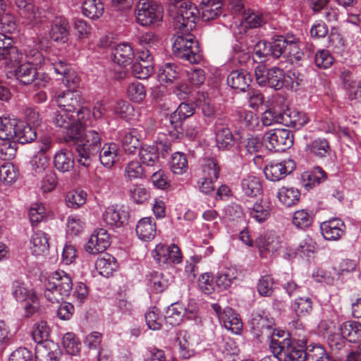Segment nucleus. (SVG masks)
<instances>
[{
    "mask_svg": "<svg viewBox=\"0 0 361 361\" xmlns=\"http://www.w3.org/2000/svg\"><path fill=\"white\" fill-rule=\"evenodd\" d=\"M144 176V169L138 161H131L125 166L124 177L127 181L142 178Z\"/></svg>",
    "mask_w": 361,
    "mask_h": 361,
    "instance_id": "57",
    "label": "nucleus"
},
{
    "mask_svg": "<svg viewBox=\"0 0 361 361\" xmlns=\"http://www.w3.org/2000/svg\"><path fill=\"white\" fill-rule=\"evenodd\" d=\"M162 13L161 7L152 0H139L135 8L136 20L142 26L161 22Z\"/></svg>",
    "mask_w": 361,
    "mask_h": 361,
    "instance_id": "8",
    "label": "nucleus"
},
{
    "mask_svg": "<svg viewBox=\"0 0 361 361\" xmlns=\"http://www.w3.org/2000/svg\"><path fill=\"white\" fill-rule=\"evenodd\" d=\"M195 112V108L193 104L182 102L170 115L169 121L172 129L169 130V133L173 140L180 139L183 137V121L192 116Z\"/></svg>",
    "mask_w": 361,
    "mask_h": 361,
    "instance_id": "11",
    "label": "nucleus"
},
{
    "mask_svg": "<svg viewBox=\"0 0 361 361\" xmlns=\"http://www.w3.org/2000/svg\"><path fill=\"white\" fill-rule=\"evenodd\" d=\"M306 151L314 156L324 158L329 155L331 147L329 142L325 138H317L306 145Z\"/></svg>",
    "mask_w": 361,
    "mask_h": 361,
    "instance_id": "45",
    "label": "nucleus"
},
{
    "mask_svg": "<svg viewBox=\"0 0 361 361\" xmlns=\"http://www.w3.org/2000/svg\"><path fill=\"white\" fill-rule=\"evenodd\" d=\"M138 51H149L154 54L160 44L159 36L152 32H145L137 37Z\"/></svg>",
    "mask_w": 361,
    "mask_h": 361,
    "instance_id": "39",
    "label": "nucleus"
},
{
    "mask_svg": "<svg viewBox=\"0 0 361 361\" xmlns=\"http://www.w3.org/2000/svg\"><path fill=\"white\" fill-rule=\"evenodd\" d=\"M101 133L95 130L82 131V135L76 142L75 147L77 162L85 168L90 166L92 159L101 148Z\"/></svg>",
    "mask_w": 361,
    "mask_h": 361,
    "instance_id": "1",
    "label": "nucleus"
},
{
    "mask_svg": "<svg viewBox=\"0 0 361 361\" xmlns=\"http://www.w3.org/2000/svg\"><path fill=\"white\" fill-rule=\"evenodd\" d=\"M257 83L262 87H269L274 90H281L286 85V73L282 68L276 66L267 68L264 64L259 63L255 68Z\"/></svg>",
    "mask_w": 361,
    "mask_h": 361,
    "instance_id": "7",
    "label": "nucleus"
},
{
    "mask_svg": "<svg viewBox=\"0 0 361 361\" xmlns=\"http://www.w3.org/2000/svg\"><path fill=\"white\" fill-rule=\"evenodd\" d=\"M18 121L8 117L0 118V140H13L16 135V128Z\"/></svg>",
    "mask_w": 361,
    "mask_h": 361,
    "instance_id": "48",
    "label": "nucleus"
},
{
    "mask_svg": "<svg viewBox=\"0 0 361 361\" xmlns=\"http://www.w3.org/2000/svg\"><path fill=\"white\" fill-rule=\"evenodd\" d=\"M87 199V193L82 190H72L66 197V205L68 207L77 209L83 205Z\"/></svg>",
    "mask_w": 361,
    "mask_h": 361,
    "instance_id": "60",
    "label": "nucleus"
},
{
    "mask_svg": "<svg viewBox=\"0 0 361 361\" xmlns=\"http://www.w3.org/2000/svg\"><path fill=\"white\" fill-rule=\"evenodd\" d=\"M148 286L156 293H162L169 285V279L161 272L153 271L147 275Z\"/></svg>",
    "mask_w": 361,
    "mask_h": 361,
    "instance_id": "42",
    "label": "nucleus"
},
{
    "mask_svg": "<svg viewBox=\"0 0 361 361\" xmlns=\"http://www.w3.org/2000/svg\"><path fill=\"white\" fill-rule=\"evenodd\" d=\"M95 268L102 276L109 277L116 270V259L111 255L104 253L102 257L97 258Z\"/></svg>",
    "mask_w": 361,
    "mask_h": 361,
    "instance_id": "41",
    "label": "nucleus"
},
{
    "mask_svg": "<svg viewBox=\"0 0 361 361\" xmlns=\"http://www.w3.org/2000/svg\"><path fill=\"white\" fill-rule=\"evenodd\" d=\"M61 354L59 347L54 343L39 345L35 348V361H59Z\"/></svg>",
    "mask_w": 361,
    "mask_h": 361,
    "instance_id": "30",
    "label": "nucleus"
},
{
    "mask_svg": "<svg viewBox=\"0 0 361 361\" xmlns=\"http://www.w3.org/2000/svg\"><path fill=\"white\" fill-rule=\"evenodd\" d=\"M271 211L269 203L263 200L257 201L252 206L247 207V213L250 218L260 224L268 219Z\"/></svg>",
    "mask_w": 361,
    "mask_h": 361,
    "instance_id": "29",
    "label": "nucleus"
},
{
    "mask_svg": "<svg viewBox=\"0 0 361 361\" xmlns=\"http://www.w3.org/2000/svg\"><path fill=\"white\" fill-rule=\"evenodd\" d=\"M170 166L174 174L182 175L188 169L187 155L183 152H176L171 156Z\"/></svg>",
    "mask_w": 361,
    "mask_h": 361,
    "instance_id": "50",
    "label": "nucleus"
},
{
    "mask_svg": "<svg viewBox=\"0 0 361 361\" xmlns=\"http://www.w3.org/2000/svg\"><path fill=\"white\" fill-rule=\"evenodd\" d=\"M281 124L295 129L301 128L309 121L306 114L293 109H286L281 111Z\"/></svg>",
    "mask_w": 361,
    "mask_h": 361,
    "instance_id": "23",
    "label": "nucleus"
},
{
    "mask_svg": "<svg viewBox=\"0 0 361 361\" xmlns=\"http://www.w3.org/2000/svg\"><path fill=\"white\" fill-rule=\"evenodd\" d=\"M242 192L247 197H255L262 192V186L259 179L254 176L248 175L240 182Z\"/></svg>",
    "mask_w": 361,
    "mask_h": 361,
    "instance_id": "33",
    "label": "nucleus"
},
{
    "mask_svg": "<svg viewBox=\"0 0 361 361\" xmlns=\"http://www.w3.org/2000/svg\"><path fill=\"white\" fill-rule=\"evenodd\" d=\"M30 250L35 255L46 253L49 248V238L47 233L38 231L34 233L30 240Z\"/></svg>",
    "mask_w": 361,
    "mask_h": 361,
    "instance_id": "36",
    "label": "nucleus"
},
{
    "mask_svg": "<svg viewBox=\"0 0 361 361\" xmlns=\"http://www.w3.org/2000/svg\"><path fill=\"white\" fill-rule=\"evenodd\" d=\"M104 10V4L101 0H85L82 3V14L90 19H98L103 15Z\"/></svg>",
    "mask_w": 361,
    "mask_h": 361,
    "instance_id": "40",
    "label": "nucleus"
},
{
    "mask_svg": "<svg viewBox=\"0 0 361 361\" xmlns=\"http://www.w3.org/2000/svg\"><path fill=\"white\" fill-rule=\"evenodd\" d=\"M312 300L309 297H298L291 304V309L298 317L306 316L312 310Z\"/></svg>",
    "mask_w": 361,
    "mask_h": 361,
    "instance_id": "54",
    "label": "nucleus"
},
{
    "mask_svg": "<svg viewBox=\"0 0 361 361\" xmlns=\"http://www.w3.org/2000/svg\"><path fill=\"white\" fill-rule=\"evenodd\" d=\"M294 338L291 341H274V353L283 361H305L307 338L304 336L300 338Z\"/></svg>",
    "mask_w": 361,
    "mask_h": 361,
    "instance_id": "4",
    "label": "nucleus"
},
{
    "mask_svg": "<svg viewBox=\"0 0 361 361\" xmlns=\"http://www.w3.org/2000/svg\"><path fill=\"white\" fill-rule=\"evenodd\" d=\"M256 244L262 257H267L269 255H275L281 247L279 236L271 233L259 236Z\"/></svg>",
    "mask_w": 361,
    "mask_h": 361,
    "instance_id": "20",
    "label": "nucleus"
},
{
    "mask_svg": "<svg viewBox=\"0 0 361 361\" xmlns=\"http://www.w3.org/2000/svg\"><path fill=\"white\" fill-rule=\"evenodd\" d=\"M111 56L114 63L121 66H126L131 63L135 54L129 44L121 43L112 49Z\"/></svg>",
    "mask_w": 361,
    "mask_h": 361,
    "instance_id": "25",
    "label": "nucleus"
},
{
    "mask_svg": "<svg viewBox=\"0 0 361 361\" xmlns=\"http://www.w3.org/2000/svg\"><path fill=\"white\" fill-rule=\"evenodd\" d=\"M128 194L130 199L136 204H142L150 197L148 190L141 185H133L129 188Z\"/></svg>",
    "mask_w": 361,
    "mask_h": 361,
    "instance_id": "64",
    "label": "nucleus"
},
{
    "mask_svg": "<svg viewBox=\"0 0 361 361\" xmlns=\"http://www.w3.org/2000/svg\"><path fill=\"white\" fill-rule=\"evenodd\" d=\"M49 36L53 41L64 44L68 40L69 25L68 20L63 16H56L51 22Z\"/></svg>",
    "mask_w": 361,
    "mask_h": 361,
    "instance_id": "21",
    "label": "nucleus"
},
{
    "mask_svg": "<svg viewBox=\"0 0 361 361\" xmlns=\"http://www.w3.org/2000/svg\"><path fill=\"white\" fill-rule=\"evenodd\" d=\"M305 361H334L320 344H311L306 347Z\"/></svg>",
    "mask_w": 361,
    "mask_h": 361,
    "instance_id": "46",
    "label": "nucleus"
},
{
    "mask_svg": "<svg viewBox=\"0 0 361 361\" xmlns=\"http://www.w3.org/2000/svg\"><path fill=\"white\" fill-rule=\"evenodd\" d=\"M99 150L101 164L107 168H111L116 162L118 157V147L117 144L114 142L105 143Z\"/></svg>",
    "mask_w": 361,
    "mask_h": 361,
    "instance_id": "37",
    "label": "nucleus"
},
{
    "mask_svg": "<svg viewBox=\"0 0 361 361\" xmlns=\"http://www.w3.org/2000/svg\"><path fill=\"white\" fill-rule=\"evenodd\" d=\"M269 50L271 56L279 59L288 49L283 35H274L269 42Z\"/></svg>",
    "mask_w": 361,
    "mask_h": 361,
    "instance_id": "59",
    "label": "nucleus"
},
{
    "mask_svg": "<svg viewBox=\"0 0 361 361\" xmlns=\"http://www.w3.org/2000/svg\"><path fill=\"white\" fill-rule=\"evenodd\" d=\"M347 342L357 343L361 341V324L356 321H346L338 327Z\"/></svg>",
    "mask_w": 361,
    "mask_h": 361,
    "instance_id": "32",
    "label": "nucleus"
},
{
    "mask_svg": "<svg viewBox=\"0 0 361 361\" xmlns=\"http://www.w3.org/2000/svg\"><path fill=\"white\" fill-rule=\"evenodd\" d=\"M314 214L307 209H300L294 212L293 224L299 229L305 230L310 227L314 221Z\"/></svg>",
    "mask_w": 361,
    "mask_h": 361,
    "instance_id": "49",
    "label": "nucleus"
},
{
    "mask_svg": "<svg viewBox=\"0 0 361 361\" xmlns=\"http://www.w3.org/2000/svg\"><path fill=\"white\" fill-rule=\"evenodd\" d=\"M286 78L287 82H286L285 87L295 90H296L299 86L303 85L305 80V75L295 69L288 71L286 74Z\"/></svg>",
    "mask_w": 361,
    "mask_h": 361,
    "instance_id": "62",
    "label": "nucleus"
},
{
    "mask_svg": "<svg viewBox=\"0 0 361 361\" xmlns=\"http://www.w3.org/2000/svg\"><path fill=\"white\" fill-rule=\"evenodd\" d=\"M181 68L173 63L164 64L159 70L158 78L164 85H171L176 82L181 76Z\"/></svg>",
    "mask_w": 361,
    "mask_h": 361,
    "instance_id": "26",
    "label": "nucleus"
},
{
    "mask_svg": "<svg viewBox=\"0 0 361 361\" xmlns=\"http://www.w3.org/2000/svg\"><path fill=\"white\" fill-rule=\"evenodd\" d=\"M135 232L138 238L144 241H149L154 238L157 234V226L152 217L141 219L137 224Z\"/></svg>",
    "mask_w": 361,
    "mask_h": 361,
    "instance_id": "27",
    "label": "nucleus"
},
{
    "mask_svg": "<svg viewBox=\"0 0 361 361\" xmlns=\"http://www.w3.org/2000/svg\"><path fill=\"white\" fill-rule=\"evenodd\" d=\"M140 159L147 166H155L159 161V149L155 145H144L139 152Z\"/></svg>",
    "mask_w": 361,
    "mask_h": 361,
    "instance_id": "38",
    "label": "nucleus"
},
{
    "mask_svg": "<svg viewBox=\"0 0 361 361\" xmlns=\"http://www.w3.org/2000/svg\"><path fill=\"white\" fill-rule=\"evenodd\" d=\"M110 245V238L106 230L99 228L94 231L85 245V250L91 255L104 252Z\"/></svg>",
    "mask_w": 361,
    "mask_h": 361,
    "instance_id": "19",
    "label": "nucleus"
},
{
    "mask_svg": "<svg viewBox=\"0 0 361 361\" xmlns=\"http://www.w3.org/2000/svg\"><path fill=\"white\" fill-rule=\"evenodd\" d=\"M202 18L204 21H210L220 16H226V11L223 4L211 1V0H202Z\"/></svg>",
    "mask_w": 361,
    "mask_h": 361,
    "instance_id": "28",
    "label": "nucleus"
},
{
    "mask_svg": "<svg viewBox=\"0 0 361 361\" xmlns=\"http://www.w3.org/2000/svg\"><path fill=\"white\" fill-rule=\"evenodd\" d=\"M63 345L67 353L75 355L80 352L81 343L75 334L68 332L63 337Z\"/></svg>",
    "mask_w": 361,
    "mask_h": 361,
    "instance_id": "58",
    "label": "nucleus"
},
{
    "mask_svg": "<svg viewBox=\"0 0 361 361\" xmlns=\"http://www.w3.org/2000/svg\"><path fill=\"white\" fill-rule=\"evenodd\" d=\"M73 290L71 276L62 270L51 273L45 283L44 297L51 303L60 302L68 297Z\"/></svg>",
    "mask_w": 361,
    "mask_h": 361,
    "instance_id": "2",
    "label": "nucleus"
},
{
    "mask_svg": "<svg viewBox=\"0 0 361 361\" xmlns=\"http://www.w3.org/2000/svg\"><path fill=\"white\" fill-rule=\"evenodd\" d=\"M129 217V214L124 209H116L114 207L106 208L103 214L104 221L111 226L121 227L125 224Z\"/></svg>",
    "mask_w": 361,
    "mask_h": 361,
    "instance_id": "31",
    "label": "nucleus"
},
{
    "mask_svg": "<svg viewBox=\"0 0 361 361\" xmlns=\"http://www.w3.org/2000/svg\"><path fill=\"white\" fill-rule=\"evenodd\" d=\"M237 271L234 269H227L217 276L216 284L221 290H225L231 287L237 280Z\"/></svg>",
    "mask_w": 361,
    "mask_h": 361,
    "instance_id": "52",
    "label": "nucleus"
},
{
    "mask_svg": "<svg viewBox=\"0 0 361 361\" xmlns=\"http://www.w3.org/2000/svg\"><path fill=\"white\" fill-rule=\"evenodd\" d=\"M141 134L137 128H128L120 133L121 147L127 154H134L140 147Z\"/></svg>",
    "mask_w": 361,
    "mask_h": 361,
    "instance_id": "22",
    "label": "nucleus"
},
{
    "mask_svg": "<svg viewBox=\"0 0 361 361\" xmlns=\"http://www.w3.org/2000/svg\"><path fill=\"white\" fill-rule=\"evenodd\" d=\"M16 132L13 140L20 144L32 142L37 138L35 129L24 121H18Z\"/></svg>",
    "mask_w": 361,
    "mask_h": 361,
    "instance_id": "34",
    "label": "nucleus"
},
{
    "mask_svg": "<svg viewBox=\"0 0 361 361\" xmlns=\"http://www.w3.org/2000/svg\"><path fill=\"white\" fill-rule=\"evenodd\" d=\"M18 14L30 22L36 19L35 8L31 0H15Z\"/></svg>",
    "mask_w": 361,
    "mask_h": 361,
    "instance_id": "53",
    "label": "nucleus"
},
{
    "mask_svg": "<svg viewBox=\"0 0 361 361\" xmlns=\"http://www.w3.org/2000/svg\"><path fill=\"white\" fill-rule=\"evenodd\" d=\"M250 325L256 336L269 338L275 323L272 317H269L264 312H261L252 314Z\"/></svg>",
    "mask_w": 361,
    "mask_h": 361,
    "instance_id": "17",
    "label": "nucleus"
},
{
    "mask_svg": "<svg viewBox=\"0 0 361 361\" xmlns=\"http://www.w3.org/2000/svg\"><path fill=\"white\" fill-rule=\"evenodd\" d=\"M54 164L58 171L65 173L74 167V159L70 152L61 150L56 153Z\"/></svg>",
    "mask_w": 361,
    "mask_h": 361,
    "instance_id": "43",
    "label": "nucleus"
},
{
    "mask_svg": "<svg viewBox=\"0 0 361 361\" xmlns=\"http://www.w3.org/2000/svg\"><path fill=\"white\" fill-rule=\"evenodd\" d=\"M173 54L190 63H198L202 58L200 47L195 37L190 32L180 33L177 30V37L173 44Z\"/></svg>",
    "mask_w": 361,
    "mask_h": 361,
    "instance_id": "3",
    "label": "nucleus"
},
{
    "mask_svg": "<svg viewBox=\"0 0 361 361\" xmlns=\"http://www.w3.org/2000/svg\"><path fill=\"white\" fill-rule=\"evenodd\" d=\"M127 95L130 100L136 102H142L146 97L145 86L138 82H132L127 89Z\"/></svg>",
    "mask_w": 361,
    "mask_h": 361,
    "instance_id": "61",
    "label": "nucleus"
},
{
    "mask_svg": "<svg viewBox=\"0 0 361 361\" xmlns=\"http://www.w3.org/2000/svg\"><path fill=\"white\" fill-rule=\"evenodd\" d=\"M154 258L160 265L172 267L182 262L183 255L177 245L159 243L155 247Z\"/></svg>",
    "mask_w": 361,
    "mask_h": 361,
    "instance_id": "12",
    "label": "nucleus"
},
{
    "mask_svg": "<svg viewBox=\"0 0 361 361\" xmlns=\"http://www.w3.org/2000/svg\"><path fill=\"white\" fill-rule=\"evenodd\" d=\"M214 132L216 145L221 149H231L237 141L227 124L224 123V119L218 118L214 125Z\"/></svg>",
    "mask_w": 361,
    "mask_h": 361,
    "instance_id": "15",
    "label": "nucleus"
},
{
    "mask_svg": "<svg viewBox=\"0 0 361 361\" xmlns=\"http://www.w3.org/2000/svg\"><path fill=\"white\" fill-rule=\"evenodd\" d=\"M9 66L13 68L9 73L20 85L32 84L39 88L45 87L49 82V77L45 73H39L35 65L32 63H18Z\"/></svg>",
    "mask_w": 361,
    "mask_h": 361,
    "instance_id": "5",
    "label": "nucleus"
},
{
    "mask_svg": "<svg viewBox=\"0 0 361 361\" xmlns=\"http://www.w3.org/2000/svg\"><path fill=\"white\" fill-rule=\"evenodd\" d=\"M252 77L247 71L240 69L233 71L227 77V83L233 89L245 92L250 85Z\"/></svg>",
    "mask_w": 361,
    "mask_h": 361,
    "instance_id": "24",
    "label": "nucleus"
},
{
    "mask_svg": "<svg viewBox=\"0 0 361 361\" xmlns=\"http://www.w3.org/2000/svg\"><path fill=\"white\" fill-rule=\"evenodd\" d=\"M279 201L286 207L295 205L300 200V192L294 188L282 187L278 192Z\"/></svg>",
    "mask_w": 361,
    "mask_h": 361,
    "instance_id": "47",
    "label": "nucleus"
},
{
    "mask_svg": "<svg viewBox=\"0 0 361 361\" xmlns=\"http://www.w3.org/2000/svg\"><path fill=\"white\" fill-rule=\"evenodd\" d=\"M263 140L269 150L284 152L293 146V134L287 129H274L264 133Z\"/></svg>",
    "mask_w": 361,
    "mask_h": 361,
    "instance_id": "10",
    "label": "nucleus"
},
{
    "mask_svg": "<svg viewBox=\"0 0 361 361\" xmlns=\"http://www.w3.org/2000/svg\"><path fill=\"white\" fill-rule=\"evenodd\" d=\"M12 295L18 302H25L31 298L32 294H36L32 288H28L20 281H14L12 283Z\"/></svg>",
    "mask_w": 361,
    "mask_h": 361,
    "instance_id": "51",
    "label": "nucleus"
},
{
    "mask_svg": "<svg viewBox=\"0 0 361 361\" xmlns=\"http://www.w3.org/2000/svg\"><path fill=\"white\" fill-rule=\"evenodd\" d=\"M32 171L35 173H42L49 167V159L43 152H37L30 161Z\"/></svg>",
    "mask_w": 361,
    "mask_h": 361,
    "instance_id": "63",
    "label": "nucleus"
},
{
    "mask_svg": "<svg viewBox=\"0 0 361 361\" xmlns=\"http://www.w3.org/2000/svg\"><path fill=\"white\" fill-rule=\"evenodd\" d=\"M185 307L182 304L178 302L171 304L164 316L165 322L173 326L178 325L185 317Z\"/></svg>",
    "mask_w": 361,
    "mask_h": 361,
    "instance_id": "44",
    "label": "nucleus"
},
{
    "mask_svg": "<svg viewBox=\"0 0 361 361\" xmlns=\"http://www.w3.org/2000/svg\"><path fill=\"white\" fill-rule=\"evenodd\" d=\"M320 231L326 240L336 241L341 238L345 231L344 222L338 218H333L320 224Z\"/></svg>",
    "mask_w": 361,
    "mask_h": 361,
    "instance_id": "18",
    "label": "nucleus"
},
{
    "mask_svg": "<svg viewBox=\"0 0 361 361\" xmlns=\"http://www.w3.org/2000/svg\"><path fill=\"white\" fill-rule=\"evenodd\" d=\"M53 123L63 128L66 142H76L80 137V126L75 123V113L64 109L56 111L52 117Z\"/></svg>",
    "mask_w": 361,
    "mask_h": 361,
    "instance_id": "9",
    "label": "nucleus"
},
{
    "mask_svg": "<svg viewBox=\"0 0 361 361\" xmlns=\"http://www.w3.org/2000/svg\"><path fill=\"white\" fill-rule=\"evenodd\" d=\"M145 321L149 329L153 331L161 329L164 317L160 314V311L156 307L150 308L145 313Z\"/></svg>",
    "mask_w": 361,
    "mask_h": 361,
    "instance_id": "56",
    "label": "nucleus"
},
{
    "mask_svg": "<svg viewBox=\"0 0 361 361\" xmlns=\"http://www.w3.org/2000/svg\"><path fill=\"white\" fill-rule=\"evenodd\" d=\"M54 101L60 109L75 113L82 104V97L76 90H65L52 95Z\"/></svg>",
    "mask_w": 361,
    "mask_h": 361,
    "instance_id": "13",
    "label": "nucleus"
},
{
    "mask_svg": "<svg viewBox=\"0 0 361 361\" xmlns=\"http://www.w3.org/2000/svg\"><path fill=\"white\" fill-rule=\"evenodd\" d=\"M295 169V163L293 160L287 159L281 161L274 160L266 165L264 173L267 179L276 182L283 179Z\"/></svg>",
    "mask_w": 361,
    "mask_h": 361,
    "instance_id": "14",
    "label": "nucleus"
},
{
    "mask_svg": "<svg viewBox=\"0 0 361 361\" xmlns=\"http://www.w3.org/2000/svg\"><path fill=\"white\" fill-rule=\"evenodd\" d=\"M329 47H331L334 52L342 54L346 48V42L337 27H333L329 35Z\"/></svg>",
    "mask_w": 361,
    "mask_h": 361,
    "instance_id": "55",
    "label": "nucleus"
},
{
    "mask_svg": "<svg viewBox=\"0 0 361 361\" xmlns=\"http://www.w3.org/2000/svg\"><path fill=\"white\" fill-rule=\"evenodd\" d=\"M199 13V10L195 4L190 1L181 3L173 17L174 28L180 33L190 32L196 27Z\"/></svg>",
    "mask_w": 361,
    "mask_h": 361,
    "instance_id": "6",
    "label": "nucleus"
},
{
    "mask_svg": "<svg viewBox=\"0 0 361 361\" xmlns=\"http://www.w3.org/2000/svg\"><path fill=\"white\" fill-rule=\"evenodd\" d=\"M22 54L13 45L12 37L0 32V61H6V64H16L20 63Z\"/></svg>",
    "mask_w": 361,
    "mask_h": 361,
    "instance_id": "16",
    "label": "nucleus"
},
{
    "mask_svg": "<svg viewBox=\"0 0 361 361\" xmlns=\"http://www.w3.org/2000/svg\"><path fill=\"white\" fill-rule=\"evenodd\" d=\"M225 328L235 334H238L243 327V323L234 310L231 307H226L223 310V315L220 316Z\"/></svg>",
    "mask_w": 361,
    "mask_h": 361,
    "instance_id": "35",
    "label": "nucleus"
}]
</instances>
